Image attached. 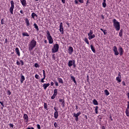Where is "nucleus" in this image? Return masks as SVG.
I'll list each match as a JSON object with an SVG mask.
<instances>
[{
    "label": "nucleus",
    "mask_w": 129,
    "mask_h": 129,
    "mask_svg": "<svg viewBox=\"0 0 129 129\" xmlns=\"http://www.w3.org/2000/svg\"><path fill=\"white\" fill-rule=\"evenodd\" d=\"M15 51L16 52V54L18 55V56H19V57H20V56H21V53L20 52V49H19V48L16 47L15 49Z\"/></svg>",
    "instance_id": "dca6fc26"
},
{
    "label": "nucleus",
    "mask_w": 129,
    "mask_h": 129,
    "mask_svg": "<svg viewBox=\"0 0 129 129\" xmlns=\"http://www.w3.org/2000/svg\"><path fill=\"white\" fill-rule=\"evenodd\" d=\"M22 35H23V36H24V37H29V36H30L29 35V33H23V34H22Z\"/></svg>",
    "instance_id": "7c9ffc66"
},
{
    "label": "nucleus",
    "mask_w": 129,
    "mask_h": 129,
    "mask_svg": "<svg viewBox=\"0 0 129 129\" xmlns=\"http://www.w3.org/2000/svg\"><path fill=\"white\" fill-rule=\"evenodd\" d=\"M69 54L70 55H72V53H73V47L72 46H70L69 47Z\"/></svg>",
    "instance_id": "ddd939ff"
},
{
    "label": "nucleus",
    "mask_w": 129,
    "mask_h": 129,
    "mask_svg": "<svg viewBox=\"0 0 129 129\" xmlns=\"http://www.w3.org/2000/svg\"><path fill=\"white\" fill-rule=\"evenodd\" d=\"M9 126L10 127H12V128L14 127V124H13V123H10V124H9Z\"/></svg>",
    "instance_id": "37998d69"
},
{
    "label": "nucleus",
    "mask_w": 129,
    "mask_h": 129,
    "mask_svg": "<svg viewBox=\"0 0 129 129\" xmlns=\"http://www.w3.org/2000/svg\"><path fill=\"white\" fill-rule=\"evenodd\" d=\"M25 23L26 24L27 27H29L30 26V21H29V19H28V18H26L25 19Z\"/></svg>",
    "instance_id": "412c9836"
},
{
    "label": "nucleus",
    "mask_w": 129,
    "mask_h": 129,
    "mask_svg": "<svg viewBox=\"0 0 129 129\" xmlns=\"http://www.w3.org/2000/svg\"><path fill=\"white\" fill-rule=\"evenodd\" d=\"M75 60L73 59L72 60H69V62H68V66L69 67H72V66H73V64H74V63H75Z\"/></svg>",
    "instance_id": "1a4fd4ad"
},
{
    "label": "nucleus",
    "mask_w": 129,
    "mask_h": 129,
    "mask_svg": "<svg viewBox=\"0 0 129 129\" xmlns=\"http://www.w3.org/2000/svg\"><path fill=\"white\" fill-rule=\"evenodd\" d=\"M118 50L120 56H122V55H123V48L121 47H119Z\"/></svg>",
    "instance_id": "f8f14e48"
},
{
    "label": "nucleus",
    "mask_w": 129,
    "mask_h": 129,
    "mask_svg": "<svg viewBox=\"0 0 129 129\" xmlns=\"http://www.w3.org/2000/svg\"><path fill=\"white\" fill-rule=\"evenodd\" d=\"M104 93H105V95H106L107 96H108V95H109V92L108 91V90H104Z\"/></svg>",
    "instance_id": "c756f323"
},
{
    "label": "nucleus",
    "mask_w": 129,
    "mask_h": 129,
    "mask_svg": "<svg viewBox=\"0 0 129 129\" xmlns=\"http://www.w3.org/2000/svg\"><path fill=\"white\" fill-rule=\"evenodd\" d=\"M54 125L55 127H58V124H57V122H55L54 123Z\"/></svg>",
    "instance_id": "ea45409f"
},
{
    "label": "nucleus",
    "mask_w": 129,
    "mask_h": 129,
    "mask_svg": "<svg viewBox=\"0 0 129 129\" xmlns=\"http://www.w3.org/2000/svg\"><path fill=\"white\" fill-rule=\"evenodd\" d=\"M102 129H105V127L104 126H102Z\"/></svg>",
    "instance_id": "774afa93"
},
{
    "label": "nucleus",
    "mask_w": 129,
    "mask_h": 129,
    "mask_svg": "<svg viewBox=\"0 0 129 129\" xmlns=\"http://www.w3.org/2000/svg\"><path fill=\"white\" fill-rule=\"evenodd\" d=\"M33 26H34L35 29H36V31H39V27L38 26L37 24L34 23Z\"/></svg>",
    "instance_id": "bb28decb"
},
{
    "label": "nucleus",
    "mask_w": 129,
    "mask_h": 129,
    "mask_svg": "<svg viewBox=\"0 0 129 129\" xmlns=\"http://www.w3.org/2000/svg\"><path fill=\"white\" fill-rule=\"evenodd\" d=\"M0 103H1V105H2L3 107H5V105L4 104V102L1 101V102H0Z\"/></svg>",
    "instance_id": "de8ad7c7"
},
{
    "label": "nucleus",
    "mask_w": 129,
    "mask_h": 129,
    "mask_svg": "<svg viewBox=\"0 0 129 129\" xmlns=\"http://www.w3.org/2000/svg\"><path fill=\"white\" fill-rule=\"evenodd\" d=\"M43 72V77H46V73H45V70H42Z\"/></svg>",
    "instance_id": "58836bf2"
},
{
    "label": "nucleus",
    "mask_w": 129,
    "mask_h": 129,
    "mask_svg": "<svg viewBox=\"0 0 129 129\" xmlns=\"http://www.w3.org/2000/svg\"><path fill=\"white\" fill-rule=\"evenodd\" d=\"M103 32L104 33V35H106L107 34V32H106V30H104Z\"/></svg>",
    "instance_id": "3c124183"
},
{
    "label": "nucleus",
    "mask_w": 129,
    "mask_h": 129,
    "mask_svg": "<svg viewBox=\"0 0 129 129\" xmlns=\"http://www.w3.org/2000/svg\"><path fill=\"white\" fill-rule=\"evenodd\" d=\"M123 32V30L122 29H121L119 32V37H122V32Z\"/></svg>",
    "instance_id": "cd10ccee"
},
{
    "label": "nucleus",
    "mask_w": 129,
    "mask_h": 129,
    "mask_svg": "<svg viewBox=\"0 0 129 129\" xmlns=\"http://www.w3.org/2000/svg\"><path fill=\"white\" fill-rule=\"evenodd\" d=\"M17 65H18L19 66H20V65H21V62H20V61H17L16 62Z\"/></svg>",
    "instance_id": "603ef678"
},
{
    "label": "nucleus",
    "mask_w": 129,
    "mask_h": 129,
    "mask_svg": "<svg viewBox=\"0 0 129 129\" xmlns=\"http://www.w3.org/2000/svg\"><path fill=\"white\" fill-rule=\"evenodd\" d=\"M122 84L123 86H125V83L124 82V81L122 82Z\"/></svg>",
    "instance_id": "6e6d98bb"
},
{
    "label": "nucleus",
    "mask_w": 129,
    "mask_h": 129,
    "mask_svg": "<svg viewBox=\"0 0 129 129\" xmlns=\"http://www.w3.org/2000/svg\"><path fill=\"white\" fill-rule=\"evenodd\" d=\"M20 63L21 64V66H23V65H24V61H23V60H20Z\"/></svg>",
    "instance_id": "a18cd8bd"
},
{
    "label": "nucleus",
    "mask_w": 129,
    "mask_h": 129,
    "mask_svg": "<svg viewBox=\"0 0 129 129\" xmlns=\"http://www.w3.org/2000/svg\"><path fill=\"white\" fill-rule=\"evenodd\" d=\"M71 78L72 80H73V81H74V83H75V84H77V82H76V80H75V78L71 75Z\"/></svg>",
    "instance_id": "4be33fe9"
},
{
    "label": "nucleus",
    "mask_w": 129,
    "mask_h": 129,
    "mask_svg": "<svg viewBox=\"0 0 129 129\" xmlns=\"http://www.w3.org/2000/svg\"><path fill=\"white\" fill-rule=\"evenodd\" d=\"M46 38L49 42V44H53L54 40L53 39L52 36H51V34L49 31L46 32Z\"/></svg>",
    "instance_id": "7ed1b4c3"
},
{
    "label": "nucleus",
    "mask_w": 129,
    "mask_h": 129,
    "mask_svg": "<svg viewBox=\"0 0 129 129\" xmlns=\"http://www.w3.org/2000/svg\"><path fill=\"white\" fill-rule=\"evenodd\" d=\"M118 77H120L121 78V75L120 72L118 73Z\"/></svg>",
    "instance_id": "864d4df0"
},
{
    "label": "nucleus",
    "mask_w": 129,
    "mask_h": 129,
    "mask_svg": "<svg viewBox=\"0 0 129 129\" xmlns=\"http://www.w3.org/2000/svg\"><path fill=\"white\" fill-rule=\"evenodd\" d=\"M44 80H43V79H41V82L42 83H44V82H45V81H44Z\"/></svg>",
    "instance_id": "052dcab7"
},
{
    "label": "nucleus",
    "mask_w": 129,
    "mask_h": 129,
    "mask_svg": "<svg viewBox=\"0 0 129 129\" xmlns=\"http://www.w3.org/2000/svg\"><path fill=\"white\" fill-rule=\"evenodd\" d=\"M25 76L22 75H21V79H20V82L21 83H24V81H25Z\"/></svg>",
    "instance_id": "f3484780"
},
{
    "label": "nucleus",
    "mask_w": 129,
    "mask_h": 129,
    "mask_svg": "<svg viewBox=\"0 0 129 129\" xmlns=\"http://www.w3.org/2000/svg\"><path fill=\"white\" fill-rule=\"evenodd\" d=\"M11 7L9 9V11L11 15H14V9H15V2L13 1H11Z\"/></svg>",
    "instance_id": "20e7f679"
},
{
    "label": "nucleus",
    "mask_w": 129,
    "mask_h": 129,
    "mask_svg": "<svg viewBox=\"0 0 129 129\" xmlns=\"http://www.w3.org/2000/svg\"><path fill=\"white\" fill-rule=\"evenodd\" d=\"M36 46H37V41L34 39L32 40L28 45L29 51L30 52L33 51V49H34Z\"/></svg>",
    "instance_id": "f257e3e1"
},
{
    "label": "nucleus",
    "mask_w": 129,
    "mask_h": 129,
    "mask_svg": "<svg viewBox=\"0 0 129 129\" xmlns=\"http://www.w3.org/2000/svg\"><path fill=\"white\" fill-rule=\"evenodd\" d=\"M5 43H8V39L6 38L5 39Z\"/></svg>",
    "instance_id": "69168bd1"
},
{
    "label": "nucleus",
    "mask_w": 129,
    "mask_h": 129,
    "mask_svg": "<svg viewBox=\"0 0 129 129\" xmlns=\"http://www.w3.org/2000/svg\"><path fill=\"white\" fill-rule=\"evenodd\" d=\"M66 0H61L62 4H65Z\"/></svg>",
    "instance_id": "e2e57ef3"
},
{
    "label": "nucleus",
    "mask_w": 129,
    "mask_h": 129,
    "mask_svg": "<svg viewBox=\"0 0 129 129\" xmlns=\"http://www.w3.org/2000/svg\"><path fill=\"white\" fill-rule=\"evenodd\" d=\"M7 93H8V95H11V94H12V92H11V91L8 90L7 91Z\"/></svg>",
    "instance_id": "a19ab883"
},
{
    "label": "nucleus",
    "mask_w": 129,
    "mask_h": 129,
    "mask_svg": "<svg viewBox=\"0 0 129 129\" xmlns=\"http://www.w3.org/2000/svg\"><path fill=\"white\" fill-rule=\"evenodd\" d=\"M57 96V95H55L54 94H53V95L51 96V99H54L55 97Z\"/></svg>",
    "instance_id": "4c0bfd02"
},
{
    "label": "nucleus",
    "mask_w": 129,
    "mask_h": 129,
    "mask_svg": "<svg viewBox=\"0 0 129 129\" xmlns=\"http://www.w3.org/2000/svg\"><path fill=\"white\" fill-rule=\"evenodd\" d=\"M26 129H35V128L34 127H28Z\"/></svg>",
    "instance_id": "5fc2aeb1"
},
{
    "label": "nucleus",
    "mask_w": 129,
    "mask_h": 129,
    "mask_svg": "<svg viewBox=\"0 0 129 129\" xmlns=\"http://www.w3.org/2000/svg\"><path fill=\"white\" fill-rule=\"evenodd\" d=\"M58 116H59L58 111H56L54 113V117L55 118V119H57V118H58Z\"/></svg>",
    "instance_id": "a211bd4d"
},
{
    "label": "nucleus",
    "mask_w": 129,
    "mask_h": 129,
    "mask_svg": "<svg viewBox=\"0 0 129 129\" xmlns=\"http://www.w3.org/2000/svg\"><path fill=\"white\" fill-rule=\"evenodd\" d=\"M35 77L36 79H39V75L38 74L35 75Z\"/></svg>",
    "instance_id": "09e8293b"
},
{
    "label": "nucleus",
    "mask_w": 129,
    "mask_h": 129,
    "mask_svg": "<svg viewBox=\"0 0 129 129\" xmlns=\"http://www.w3.org/2000/svg\"><path fill=\"white\" fill-rule=\"evenodd\" d=\"M20 2L21 3V4L22 5L23 8H26V7L27 6V1L20 0Z\"/></svg>",
    "instance_id": "9b49d317"
},
{
    "label": "nucleus",
    "mask_w": 129,
    "mask_h": 129,
    "mask_svg": "<svg viewBox=\"0 0 129 129\" xmlns=\"http://www.w3.org/2000/svg\"><path fill=\"white\" fill-rule=\"evenodd\" d=\"M23 118L25 120L26 123H28V121L29 120V116L27 114H24L23 116Z\"/></svg>",
    "instance_id": "9d476101"
},
{
    "label": "nucleus",
    "mask_w": 129,
    "mask_h": 129,
    "mask_svg": "<svg viewBox=\"0 0 129 129\" xmlns=\"http://www.w3.org/2000/svg\"><path fill=\"white\" fill-rule=\"evenodd\" d=\"M84 41L85 43H86V44H87L88 45H89V41H88V39H87V38L85 37Z\"/></svg>",
    "instance_id": "473e14b6"
},
{
    "label": "nucleus",
    "mask_w": 129,
    "mask_h": 129,
    "mask_svg": "<svg viewBox=\"0 0 129 129\" xmlns=\"http://www.w3.org/2000/svg\"><path fill=\"white\" fill-rule=\"evenodd\" d=\"M21 14H24V12L22 10L20 11Z\"/></svg>",
    "instance_id": "338daca9"
},
{
    "label": "nucleus",
    "mask_w": 129,
    "mask_h": 129,
    "mask_svg": "<svg viewBox=\"0 0 129 129\" xmlns=\"http://www.w3.org/2000/svg\"><path fill=\"white\" fill-rule=\"evenodd\" d=\"M114 28H115L116 31H118L120 30V23L116 19H114L112 21Z\"/></svg>",
    "instance_id": "f03ea898"
},
{
    "label": "nucleus",
    "mask_w": 129,
    "mask_h": 129,
    "mask_svg": "<svg viewBox=\"0 0 129 129\" xmlns=\"http://www.w3.org/2000/svg\"><path fill=\"white\" fill-rule=\"evenodd\" d=\"M49 86H50V83L44 84L42 86V87H43L44 90H46L47 88L49 87Z\"/></svg>",
    "instance_id": "4468645a"
},
{
    "label": "nucleus",
    "mask_w": 129,
    "mask_h": 129,
    "mask_svg": "<svg viewBox=\"0 0 129 129\" xmlns=\"http://www.w3.org/2000/svg\"><path fill=\"white\" fill-rule=\"evenodd\" d=\"M116 80L117 81V83H119L121 82V78H120L119 77H117L116 78Z\"/></svg>",
    "instance_id": "5701e85b"
},
{
    "label": "nucleus",
    "mask_w": 129,
    "mask_h": 129,
    "mask_svg": "<svg viewBox=\"0 0 129 129\" xmlns=\"http://www.w3.org/2000/svg\"><path fill=\"white\" fill-rule=\"evenodd\" d=\"M87 82H89V78L88 77V76H87Z\"/></svg>",
    "instance_id": "0e129e2a"
},
{
    "label": "nucleus",
    "mask_w": 129,
    "mask_h": 129,
    "mask_svg": "<svg viewBox=\"0 0 129 129\" xmlns=\"http://www.w3.org/2000/svg\"><path fill=\"white\" fill-rule=\"evenodd\" d=\"M34 66L36 68H39L40 67V66H39V64L38 63H35Z\"/></svg>",
    "instance_id": "c9c22d12"
},
{
    "label": "nucleus",
    "mask_w": 129,
    "mask_h": 129,
    "mask_svg": "<svg viewBox=\"0 0 129 129\" xmlns=\"http://www.w3.org/2000/svg\"><path fill=\"white\" fill-rule=\"evenodd\" d=\"M93 103L94 104V105H98V102H97V100L96 99H94L93 100Z\"/></svg>",
    "instance_id": "a878e982"
},
{
    "label": "nucleus",
    "mask_w": 129,
    "mask_h": 129,
    "mask_svg": "<svg viewBox=\"0 0 129 129\" xmlns=\"http://www.w3.org/2000/svg\"><path fill=\"white\" fill-rule=\"evenodd\" d=\"M102 6H103V8H106V3L103 2Z\"/></svg>",
    "instance_id": "e433bc0d"
},
{
    "label": "nucleus",
    "mask_w": 129,
    "mask_h": 129,
    "mask_svg": "<svg viewBox=\"0 0 129 129\" xmlns=\"http://www.w3.org/2000/svg\"><path fill=\"white\" fill-rule=\"evenodd\" d=\"M95 113L97 114V113H98V106H97L95 107Z\"/></svg>",
    "instance_id": "72a5a7b5"
},
{
    "label": "nucleus",
    "mask_w": 129,
    "mask_h": 129,
    "mask_svg": "<svg viewBox=\"0 0 129 129\" xmlns=\"http://www.w3.org/2000/svg\"><path fill=\"white\" fill-rule=\"evenodd\" d=\"M50 85L51 86H53L54 85V83H53V82H51Z\"/></svg>",
    "instance_id": "680f3d73"
},
{
    "label": "nucleus",
    "mask_w": 129,
    "mask_h": 129,
    "mask_svg": "<svg viewBox=\"0 0 129 129\" xmlns=\"http://www.w3.org/2000/svg\"><path fill=\"white\" fill-rule=\"evenodd\" d=\"M81 4H83L84 0H78Z\"/></svg>",
    "instance_id": "49530a36"
},
{
    "label": "nucleus",
    "mask_w": 129,
    "mask_h": 129,
    "mask_svg": "<svg viewBox=\"0 0 129 129\" xmlns=\"http://www.w3.org/2000/svg\"><path fill=\"white\" fill-rule=\"evenodd\" d=\"M54 83L56 86H59V84H58V82H57V81H55Z\"/></svg>",
    "instance_id": "c03bdc74"
},
{
    "label": "nucleus",
    "mask_w": 129,
    "mask_h": 129,
    "mask_svg": "<svg viewBox=\"0 0 129 129\" xmlns=\"http://www.w3.org/2000/svg\"><path fill=\"white\" fill-rule=\"evenodd\" d=\"M73 68H76V64H75V63H74L73 64Z\"/></svg>",
    "instance_id": "13d9d810"
},
{
    "label": "nucleus",
    "mask_w": 129,
    "mask_h": 129,
    "mask_svg": "<svg viewBox=\"0 0 129 129\" xmlns=\"http://www.w3.org/2000/svg\"><path fill=\"white\" fill-rule=\"evenodd\" d=\"M57 80L59 83H61V84H63V79H62V78H58Z\"/></svg>",
    "instance_id": "b1692460"
},
{
    "label": "nucleus",
    "mask_w": 129,
    "mask_h": 129,
    "mask_svg": "<svg viewBox=\"0 0 129 129\" xmlns=\"http://www.w3.org/2000/svg\"><path fill=\"white\" fill-rule=\"evenodd\" d=\"M55 95H57V94H58V90L57 89H55L54 90V94Z\"/></svg>",
    "instance_id": "f704fd0d"
},
{
    "label": "nucleus",
    "mask_w": 129,
    "mask_h": 129,
    "mask_svg": "<svg viewBox=\"0 0 129 129\" xmlns=\"http://www.w3.org/2000/svg\"><path fill=\"white\" fill-rule=\"evenodd\" d=\"M129 105H127V108L125 110V113H126V115H127V116H129Z\"/></svg>",
    "instance_id": "6ab92c4d"
},
{
    "label": "nucleus",
    "mask_w": 129,
    "mask_h": 129,
    "mask_svg": "<svg viewBox=\"0 0 129 129\" xmlns=\"http://www.w3.org/2000/svg\"><path fill=\"white\" fill-rule=\"evenodd\" d=\"M89 40H92L95 38V35L93 34V31L90 30L88 34Z\"/></svg>",
    "instance_id": "423d86ee"
},
{
    "label": "nucleus",
    "mask_w": 129,
    "mask_h": 129,
    "mask_svg": "<svg viewBox=\"0 0 129 129\" xmlns=\"http://www.w3.org/2000/svg\"><path fill=\"white\" fill-rule=\"evenodd\" d=\"M79 118L78 117H76L75 120L76 121H78Z\"/></svg>",
    "instance_id": "bf43d9fd"
},
{
    "label": "nucleus",
    "mask_w": 129,
    "mask_h": 129,
    "mask_svg": "<svg viewBox=\"0 0 129 129\" xmlns=\"http://www.w3.org/2000/svg\"><path fill=\"white\" fill-rule=\"evenodd\" d=\"M44 108L46 110H48V105H47V104L46 103H44Z\"/></svg>",
    "instance_id": "2f4dec72"
},
{
    "label": "nucleus",
    "mask_w": 129,
    "mask_h": 129,
    "mask_svg": "<svg viewBox=\"0 0 129 129\" xmlns=\"http://www.w3.org/2000/svg\"><path fill=\"white\" fill-rule=\"evenodd\" d=\"M59 51V44L56 43L53 45V48H52V53H57Z\"/></svg>",
    "instance_id": "39448f33"
},
{
    "label": "nucleus",
    "mask_w": 129,
    "mask_h": 129,
    "mask_svg": "<svg viewBox=\"0 0 129 129\" xmlns=\"http://www.w3.org/2000/svg\"><path fill=\"white\" fill-rule=\"evenodd\" d=\"M80 114H81V112L80 111H79L77 113H74V117H78V116H79Z\"/></svg>",
    "instance_id": "aec40b11"
},
{
    "label": "nucleus",
    "mask_w": 129,
    "mask_h": 129,
    "mask_svg": "<svg viewBox=\"0 0 129 129\" xmlns=\"http://www.w3.org/2000/svg\"><path fill=\"white\" fill-rule=\"evenodd\" d=\"M31 17L32 19H35V17H36V18L38 17V15L36 14L35 13H32L31 14Z\"/></svg>",
    "instance_id": "393cba45"
},
{
    "label": "nucleus",
    "mask_w": 129,
    "mask_h": 129,
    "mask_svg": "<svg viewBox=\"0 0 129 129\" xmlns=\"http://www.w3.org/2000/svg\"><path fill=\"white\" fill-rule=\"evenodd\" d=\"M90 47L92 52H93V53H95V49L94 48V47H93V45H91Z\"/></svg>",
    "instance_id": "c85d7f7f"
},
{
    "label": "nucleus",
    "mask_w": 129,
    "mask_h": 129,
    "mask_svg": "<svg viewBox=\"0 0 129 129\" xmlns=\"http://www.w3.org/2000/svg\"><path fill=\"white\" fill-rule=\"evenodd\" d=\"M37 127L38 129H41V126L39 124L37 125Z\"/></svg>",
    "instance_id": "8fccbe9b"
},
{
    "label": "nucleus",
    "mask_w": 129,
    "mask_h": 129,
    "mask_svg": "<svg viewBox=\"0 0 129 129\" xmlns=\"http://www.w3.org/2000/svg\"><path fill=\"white\" fill-rule=\"evenodd\" d=\"M59 32L61 34H64V28H63V23L61 22L59 25Z\"/></svg>",
    "instance_id": "6e6552de"
},
{
    "label": "nucleus",
    "mask_w": 129,
    "mask_h": 129,
    "mask_svg": "<svg viewBox=\"0 0 129 129\" xmlns=\"http://www.w3.org/2000/svg\"><path fill=\"white\" fill-rule=\"evenodd\" d=\"M59 102L61 103L62 107H65V101H64V100L62 99H59Z\"/></svg>",
    "instance_id": "2eb2a0df"
},
{
    "label": "nucleus",
    "mask_w": 129,
    "mask_h": 129,
    "mask_svg": "<svg viewBox=\"0 0 129 129\" xmlns=\"http://www.w3.org/2000/svg\"><path fill=\"white\" fill-rule=\"evenodd\" d=\"M75 3L76 5H78V0H75Z\"/></svg>",
    "instance_id": "4d7b16f0"
},
{
    "label": "nucleus",
    "mask_w": 129,
    "mask_h": 129,
    "mask_svg": "<svg viewBox=\"0 0 129 129\" xmlns=\"http://www.w3.org/2000/svg\"><path fill=\"white\" fill-rule=\"evenodd\" d=\"M113 51L114 53L115 56H117L119 54V52H118V50H117V47H116L115 46L113 47Z\"/></svg>",
    "instance_id": "0eeeda50"
},
{
    "label": "nucleus",
    "mask_w": 129,
    "mask_h": 129,
    "mask_svg": "<svg viewBox=\"0 0 129 129\" xmlns=\"http://www.w3.org/2000/svg\"><path fill=\"white\" fill-rule=\"evenodd\" d=\"M1 24L2 25H4V24H5V21L4 20V19L1 20Z\"/></svg>",
    "instance_id": "79ce46f5"
}]
</instances>
